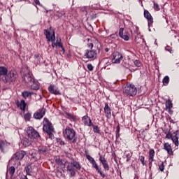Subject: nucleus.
Segmentation results:
<instances>
[{"instance_id": "nucleus-20", "label": "nucleus", "mask_w": 179, "mask_h": 179, "mask_svg": "<svg viewBox=\"0 0 179 179\" xmlns=\"http://www.w3.org/2000/svg\"><path fill=\"white\" fill-rule=\"evenodd\" d=\"M104 113L108 120H109V118H111V108H110V106H108V103H105Z\"/></svg>"}, {"instance_id": "nucleus-36", "label": "nucleus", "mask_w": 179, "mask_h": 179, "mask_svg": "<svg viewBox=\"0 0 179 179\" xmlns=\"http://www.w3.org/2000/svg\"><path fill=\"white\" fill-rule=\"evenodd\" d=\"M65 114L67 116V117L69 118V120H73V121H75V120H76V116L73 115L72 114H71L68 112H65Z\"/></svg>"}, {"instance_id": "nucleus-22", "label": "nucleus", "mask_w": 179, "mask_h": 179, "mask_svg": "<svg viewBox=\"0 0 179 179\" xmlns=\"http://www.w3.org/2000/svg\"><path fill=\"white\" fill-rule=\"evenodd\" d=\"M28 87H30L32 90H38V89H40V84L38 83V81L34 80L31 84L28 85Z\"/></svg>"}, {"instance_id": "nucleus-14", "label": "nucleus", "mask_w": 179, "mask_h": 179, "mask_svg": "<svg viewBox=\"0 0 179 179\" xmlns=\"http://www.w3.org/2000/svg\"><path fill=\"white\" fill-rule=\"evenodd\" d=\"M99 162L101 163L104 170H106V171H108L110 170V166L108 165V162H107V159H106V157H103V155H99Z\"/></svg>"}, {"instance_id": "nucleus-11", "label": "nucleus", "mask_w": 179, "mask_h": 179, "mask_svg": "<svg viewBox=\"0 0 179 179\" xmlns=\"http://www.w3.org/2000/svg\"><path fill=\"white\" fill-rule=\"evenodd\" d=\"M22 79L27 87L35 80L34 77H33L30 73L24 75Z\"/></svg>"}, {"instance_id": "nucleus-43", "label": "nucleus", "mask_w": 179, "mask_h": 179, "mask_svg": "<svg viewBox=\"0 0 179 179\" xmlns=\"http://www.w3.org/2000/svg\"><path fill=\"white\" fill-rule=\"evenodd\" d=\"M159 170H160V171L163 172L164 171V162H162L161 164L159 165Z\"/></svg>"}, {"instance_id": "nucleus-18", "label": "nucleus", "mask_w": 179, "mask_h": 179, "mask_svg": "<svg viewBox=\"0 0 179 179\" xmlns=\"http://www.w3.org/2000/svg\"><path fill=\"white\" fill-rule=\"evenodd\" d=\"M16 106L18 107V108H20L22 111H25L27 103H26V101H24V99H22L21 101H16Z\"/></svg>"}, {"instance_id": "nucleus-19", "label": "nucleus", "mask_w": 179, "mask_h": 179, "mask_svg": "<svg viewBox=\"0 0 179 179\" xmlns=\"http://www.w3.org/2000/svg\"><path fill=\"white\" fill-rule=\"evenodd\" d=\"M66 169L70 177H76V170H75V168L72 165H68Z\"/></svg>"}, {"instance_id": "nucleus-53", "label": "nucleus", "mask_w": 179, "mask_h": 179, "mask_svg": "<svg viewBox=\"0 0 179 179\" xmlns=\"http://www.w3.org/2000/svg\"><path fill=\"white\" fill-rule=\"evenodd\" d=\"M61 51H62V52H65V48H64V45L62 46Z\"/></svg>"}, {"instance_id": "nucleus-49", "label": "nucleus", "mask_w": 179, "mask_h": 179, "mask_svg": "<svg viewBox=\"0 0 179 179\" xmlns=\"http://www.w3.org/2000/svg\"><path fill=\"white\" fill-rule=\"evenodd\" d=\"M87 68L88 71H93L94 67H93V65H92V64H87Z\"/></svg>"}, {"instance_id": "nucleus-1", "label": "nucleus", "mask_w": 179, "mask_h": 179, "mask_svg": "<svg viewBox=\"0 0 179 179\" xmlns=\"http://www.w3.org/2000/svg\"><path fill=\"white\" fill-rule=\"evenodd\" d=\"M63 134L64 138H65L67 141H71L73 143H75L76 142V131L73 128L66 127Z\"/></svg>"}, {"instance_id": "nucleus-35", "label": "nucleus", "mask_w": 179, "mask_h": 179, "mask_svg": "<svg viewBox=\"0 0 179 179\" xmlns=\"http://www.w3.org/2000/svg\"><path fill=\"white\" fill-rule=\"evenodd\" d=\"M166 107L168 110H171L173 108V102L171 100L166 101Z\"/></svg>"}, {"instance_id": "nucleus-17", "label": "nucleus", "mask_w": 179, "mask_h": 179, "mask_svg": "<svg viewBox=\"0 0 179 179\" xmlns=\"http://www.w3.org/2000/svg\"><path fill=\"white\" fill-rule=\"evenodd\" d=\"M82 121L84 125L87 127H93V122H92V119L87 115H85L82 117Z\"/></svg>"}, {"instance_id": "nucleus-42", "label": "nucleus", "mask_w": 179, "mask_h": 179, "mask_svg": "<svg viewBox=\"0 0 179 179\" xmlns=\"http://www.w3.org/2000/svg\"><path fill=\"white\" fill-rule=\"evenodd\" d=\"M55 163L56 164H58V166H62V159H61L60 158H56Z\"/></svg>"}, {"instance_id": "nucleus-38", "label": "nucleus", "mask_w": 179, "mask_h": 179, "mask_svg": "<svg viewBox=\"0 0 179 179\" xmlns=\"http://www.w3.org/2000/svg\"><path fill=\"white\" fill-rule=\"evenodd\" d=\"M24 118L25 121H30V118H31V114L30 113H27L24 115Z\"/></svg>"}, {"instance_id": "nucleus-26", "label": "nucleus", "mask_w": 179, "mask_h": 179, "mask_svg": "<svg viewBox=\"0 0 179 179\" xmlns=\"http://www.w3.org/2000/svg\"><path fill=\"white\" fill-rule=\"evenodd\" d=\"M164 149L166 150L168 155H173V148H171V145L169 143H165L164 145Z\"/></svg>"}, {"instance_id": "nucleus-30", "label": "nucleus", "mask_w": 179, "mask_h": 179, "mask_svg": "<svg viewBox=\"0 0 179 179\" xmlns=\"http://www.w3.org/2000/svg\"><path fill=\"white\" fill-rule=\"evenodd\" d=\"M21 143H22L24 148H27L31 145V141L29 140L27 138H24L22 140Z\"/></svg>"}, {"instance_id": "nucleus-57", "label": "nucleus", "mask_w": 179, "mask_h": 179, "mask_svg": "<svg viewBox=\"0 0 179 179\" xmlns=\"http://www.w3.org/2000/svg\"><path fill=\"white\" fill-rule=\"evenodd\" d=\"M170 122H173V124H174V122L173 121V120H171Z\"/></svg>"}, {"instance_id": "nucleus-31", "label": "nucleus", "mask_w": 179, "mask_h": 179, "mask_svg": "<svg viewBox=\"0 0 179 179\" xmlns=\"http://www.w3.org/2000/svg\"><path fill=\"white\" fill-rule=\"evenodd\" d=\"M8 143L6 141H0V149L3 152L5 149H8Z\"/></svg>"}, {"instance_id": "nucleus-51", "label": "nucleus", "mask_w": 179, "mask_h": 179, "mask_svg": "<svg viewBox=\"0 0 179 179\" xmlns=\"http://www.w3.org/2000/svg\"><path fill=\"white\" fill-rule=\"evenodd\" d=\"M59 142V144H60L61 145H65V142H64V141H62V140H60Z\"/></svg>"}, {"instance_id": "nucleus-54", "label": "nucleus", "mask_w": 179, "mask_h": 179, "mask_svg": "<svg viewBox=\"0 0 179 179\" xmlns=\"http://www.w3.org/2000/svg\"><path fill=\"white\" fill-rule=\"evenodd\" d=\"M105 51L106 52H108V51H110V48H105Z\"/></svg>"}, {"instance_id": "nucleus-10", "label": "nucleus", "mask_w": 179, "mask_h": 179, "mask_svg": "<svg viewBox=\"0 0 179 179\" xmlns=\"http://www.w3.org/2000/svg\"><path fill=\"white\" fill-rule=\"evenodd\" d=\"M85 57L88 59H96L97 58V51L94 50H86Z\"/></svg>"}, {"instance_id": "nucleus-25", "label": "nucleus", "mask_w": 179, "mask_h": 179, "mask_svg": "<svg viewBox=\"0 0 179 179\" xmlns=\"http://www.w3.org/2000/svg\"><path fill=\"white\" fill-rule=\"evenodd\" d=\"M34 167L35 166L33 164H30L25 167V171L27 176H31V173H33V170H34Z\"/></svg>"}, {"instance_id": "nucleus-27", "label": "nucleus", "mask_w": 179, "mask_h": 179, "mask_svg": "<svg viewBox=\"0 0 179 179\" xmlns=\"http://www.w3.org/2000/svg\"><path fill=\"white\" fill-rule=\"evenodd\" d=\"M119 36L124 40V41H128V40H129V36H128L127 34H124V28L120 29Z\"/></svg>"}, {"instance_id": "nucleus-37", "label": "nucleus", "mask_w": 179, "mask_h": 179, "mask_svg": "<svg viewBox=\"0 0 179 179\" xmlns=\"http://www.w3.org/2000/svg\"><path fill=\"white\" fill-rule=\"evenodd\" d=\"M15 171H16L15 166H10L8 169V173H9L10 176H13V174H15Z\"/></svg>"}, {"instance_id": "nucleus-23", "label": "nucleus", "mask_w": 179, "mask_h": 179, "mask_svg": "<svg viewBox=\"0 0 179 179\" xmlns=\"http://www.w3.org/2000/svg\"><path fill=\"white\" fill-rule=\"evenodd\" d=\"M8 73V68L3 66H0V79H3V78L7 75Z\"/></svg>"}, {"instance_id": "nucleus-40", "label": "nucleus", "mask_w": 179, "mask_h": 179, "mask_svg": "<svg viewBox=\"0 0 179 179\" xmlns=\"http://www.w3.org/2000/svg\"><path fill=\"white\" fill-rule=\"evenodd\" d=\"M93 131L95 133V134H99L100 133V129H99V126H94L93 124Z\"/></svg>"}, {"instance_id": "nucleus-44", "label": "nucleus", "mask_w": 179, "mask_h": 179, "mask_svg": "<svg viewBox=\"0 0 179 179\" xmlns=\"http://www.w3.org/2000/svg\"><path fill=\"white\" fill-rule=\"evenodd\" d=\"M64 15H65V13L61 11H57L55 13V15L57 16V17H62V16H64Z\"/></svg>"}, {"instance_id": "nucleus-24", "label": "nucleus", "mask_w": 179, "mask_h": 179, "mask_svg": "<svg viewBox=\"0 0 179 179\" xmlns=\"http://www.w3.org/2000/svg\"><path fill=\"white\" fill-rule=\"evenodd\" d=\"M149 164L150 166H152V163L155 161V150L154 149H150L149 152Z\"/></svg>"}, {"instance_id": "nucleus-3", "label": "nucleus", "mask_w": 179, "mask_h": 179, "mask_svg": "<svg viewBox=\"0 0 179 179\" xmlns=\"http://www.w3.org/2000/svg\"><path fill=\"white\" fill-rule=\"evenodd\" d=\"M24 156H26V152L24 151H18L13 155L10 159V162L12 163V164H13V166H17V167H18V166H20L22 164L20 163V161L23 160Z\"/></svg>"}, {"instance_id": "nucleus-2", "label": "nucleus", "mask_w": 179, "mask_h": 179, "mask_svg": "<svg viewBox=\"0 0 179 179\" xmlns=\"http://www.w3.org/2000/svg\"><path fill=\"white\" fill-rule=\"evenodd\" d=\"M43 129L46 134H48L50 139H54L55 129L52 126V123L50 122L46 117L43 119Z\"/></svg>"}, {"instance_id": "nucleus-48", "label": "nucleus", "mask_w": 179, "mask_h": 179, "mask_svg": "<svg viewBox=\"0 0 179 179\" xmlns=\"http://www.w3.org/2000/svg\"><path fill=\"white\" fill-rule=\"evenodd\" d=\"M35 61H37V64L40 62V55H34Z\"/></svg>"}, {"instance_id": "nucleus-21", "label": "nucleus", "mask_w": 179, "mask_h": 179, "mask_svg": "<svg viewBox=\"0 0 179 179\" xmlns=\"http://www.w3.org/2000/svg\"><path fill=\"white\" fill-rule=\"evenodd\" d=\"M48 91L50 93H51V94H61V92H59V90H58V87H57L55 85H50L48 87Z\"/></svg>"}, {"instance_id": "nucleus-59", "label": "nucleus", "mask_w": 179, "mask_h": 179, "mask_svg": "<svg viewBox=\"0 0 179 179\" xmlns=\"http://www.w3.org/2000/svg\"><path fill=\"white\" fill-rule=\"evenodd\" d=\"M139 1H142V0H139Z\"/></svg>"}, {"instance_id": "nucleus-32", "label": "nucleus", "mask_w": 179, "mask_h": 179, "mask_svg": "<svg viewBox=\"0 0 179 179\" xmlns=\"http://www.w3.org/2000/svg\"><path fill=\"white\" fill-rule=\"evenodd\" d=\"M38 152L40 155H46L47 152H48V148L45 146L39 147Z\"/></svg>"}, {"instance_id": "nucleus-46", "label": "nucleus", "mask_w": 179, "mask_h": 179, "mask_svg": "<svg viewBox=\"0 0 179 179\" xmlns=\"http://www.w3.org/2000/svg\"><path fill=\"white\" fill-rule=\"evenodd\" d=\"M154 9L155 10L159 11L160 10V7L157 3H154Z\"/></svg>"}, {"instance_id": "nucleus-47", "label": "nucleus", "mask_w": 179, "mask_h": 179, "mask_svg": "<svg viewBox=\"0 0 179 179\" xmlns=\"http://www.w3.org/2000/svg\"><path fill=\"white\" fill-rule=\"evenodd\" d=\"M134 65L137 66V68H140V66L142 65L141 64V62L139 60H135L134 61Z\"/></svg>"}, {"instance_id": "nucleus-6", "label": "nucleus", "mask_w": 179, "mask_h": 179, "mask_svg": "<svg viewBox=\"0 0 179 179\" xmlns=\"http://www.w3.org/2000/svg\"><path fill=\"white\" fill-rule=\"evenodd\" d=\"M123 92L127 96H136L138 93V90L135 85L130 84L129 85L124 87Z\"/></svg>"}, {"instance_id": "nucleus-12", "label": "nucleus", "mask_w": 179, "mask_h": 179, "mask_svg": "<svg viewBox=\"0 0 179 179\" xmlns=\"http://www.w3.org/2000/svg\"><path fill=\"white\" fill-rule=\"evenodd\" d=\"M124 59V57L120 52L113 53V58L112 59L113 64H120Z\"/></svg>"}, {"instance_id": "nucleus-58", "label": "nucleus", "mask_w": 179, "mask_h": 179, "mask_svg": "<svg viewBox=\"0 0 179 179\" xmlns=\"http://www.w3.org/2000/svg\"><path fill=\"white\" fill-rule=\"evenodd\" d=\"M78 179H86V178L81 177V178H78Z\"/></svg>"}, {"instance_id": "nucleus-28", "label": "nucleus", "mask_w": 179, "mask_h": 179, "mask_svg": "<svg viewBox=\"0 0 179 179\" xmlns=\"http://www.w3.org/2000/svg\"><path fill=\"white\" fill-rule=\"evenodd\" d=\"M71 166H72L73 168L76 169V170H80L82 169V166L78 162L75 161L74 159H72L71 163Z\"/></svg>"}, {"instance_id": "nucleus-56", "label": "nucleus", "mask_w": 179, "mask_h": 179, "mask_svg": "<svg viewBox=\"0 0 179 179\" xmlns=\"http://www.w3.org/2000/svg\"><path fill=\"white\" fill-rule=\"evenodd\" d=\"M22 179H29V178H27V176H24L22 178Z\"/></svg>"}, {"instance_id": "nucleus-7", "label": "nucleus", "mask_w": 179, "mask_h": 179, "mask_svg": "<svg viewBox=\"0 0 179 179\" xmlns=\"http://www.w3.org/2000/svg\"><path fill=\"white\" fill-rule=\"evenodd\" d=\"M27 135L30 139H38L40 138V134L32 127H29L27 129Z\"/></svg>"}, {"instance_id": "nucleus-16", "label": "nucleus", "mask_w": 179, "mask_h": 179, "mask_svg": "<svg viewBox=\"0 0 179 179\" xmlns=\"http://www.w3.org/2000/svg\"><path fill=\"white\" fill-rule=\"evenodd\" d=\"M44 115H45V108H42L39 112H36L34 114V117L35 120H41Z\"/></svg>"}, {"instance_id": "nucleus-5", "label": "nucleus", "mask_w": 179, "mask_h": 179, "mask_svg": "<svg viewBox=\"0 0 179 179\" xmlns=\"http://www.w3.org/2000/svg\"><path fill=\"white\" fill-rule=\"evenodd\" d=\"M86 157L92 165V167L95 169L99 174H100L101 177H102V178H104L106 177V175L104 174V173H103V171H101V168L99 167V165H97V163L96 162V160H94V158L89 155H87Z\"/></svg>"}, {"instance_id": "nucleus-15", "label": "nucleus", "mask_w": 179, "mask_h": 179, "mask_svg": "<svg viewBox=\"0 0 179 179\" xmlns=\"http://www.w3.org/2000/svg\"><path fill=\"white\" fill-rule=\"evenodd\" d=\"M144 17H146L148 22V27H150L153 24V17H152V15H150L148 10H144Z\"/></svg>"}, {"instance_id": "nucleus-29", "label": "nucleus", "mask_w": 179, "mask_h": 179, "mask_svg": "<svg viewBox=\"0 0 179 179\" xmlns=\"http://www.w3.org/2000/svg\"><path fill=\"white\" fill-rule=\"evenodd\" d=\"M130 61H131V59L129 58V57H124L122 62V66H124V68H129Z\"/></svg>"}, {"instance_id": "nucleus-13", "label": "nucleus", "mask_w": 179, "mask_h": 179, "mask_svg": "<svg viewBox=\"0 0 179 179\" xmlns=\"http://www.w3.org/2000/svg\"><path fill=\"white\" fill-rule=\"evenodd\" d=\"M99 162L101 163L104 170H106V171H108L110 170V166L108 165V162H107V159H106V157H103V155H99Z\"/></svg>"}, {"instance_id": "nucleus-52", "label": "nucleus", "mask_w": 179, "mask_h": 179, "mask_svg": "<svg viewBox=\"0 0 179 179\" xmlns=\"http://www.w3.org/2000/svg\"><path fill=\"white\" fill-rule=\"evenodd\" d=\"M55 41H52V48H54L55 47V44L56 43H55Z\"/></svg>"}, {"instance_id": "nucleus-4", "label": "nucleus", "mask_w": 179, "mask_h": 179, "mask_svg": "<svg viewBox=\"0 0 179 179\" xmlns=\"http://www.w3.org/2000/svg\"><path fill=\"white\" fill-rule=\"evenodd\" d=\"M16 79H17V72L15 70H10L7 73L6 76L2 78V81L4 82V83L13 85V83H15L16 81Z\"/></svg>"}, {"instance_id": "nucleus-45", "label": "nucleus", "mask_w": 179, "mask_h": 179, "mask_svg": "<svg viewBox=\"0 0 179 179\" xmlns=\"http://www.w3.org/2000/svg\"><path fill=\"white\" fill-rule=\"evenodd\" d=\"M120 138V125L116 127V138L118 139Z\"/></svg>"}, {"instance_id": "nucleus-8", "label": "nucleus", "mask_w": 179, "mask_h": 179, "mask_svg": "<svg viewBox=\"0 0 179 179\" xmlns=\"http://www.w3.org/2000/svg\"><path fill=\"white\" fill-rule=\"evenodd\" d=\"M44 34L48 42L55 41V31L52 29L51 27L49 29H44Z\"/></svg>"}, {"instance_id": "nucleus-39", "label": "nucleus", "mask_w": 179, "mask_h": 179, "mask_svg": "<svg viewBox=\"0 0 179 179\" xmlns=\"http://www.w3.org/2000/svg\"><path fill=\"white\" fill-rule=\"evenodd\" d=\"M63 45L61 43V38L57 39V42L55 43V47H59L60 48H62Z\"/></svg>"}, {"instance_id": "nucleus-9", "label": "nucleus", "mask_w": 179, "mask_h": 179, "mask_svg": "<svg viewBox=\"0 0 179 179\" xmlns=\"http://www.w3.org/2000/svg\"><path fill=\"white\" fill-rule=\"evenodd\" d=\"M166 138L167 139H172V141L174 143V145H176V146H178V145H179V143H178V138H179L178 131H176L173 132V134L168 133L166 135Z\"/></svg>"}, {"instance_id": "nucleus-41", "label": "nucleus", "mask_w": 179, "mask_h": 179, "mask_svg": "<svg viewBox=\"0 0 179 179\" xmlns=\"http://www.w3.org/2000/svg\"><path fill=\"white\" fill-rule=\"evenodd\" d=\"M139 160L141 162V164L143 166H146V162H145V157L144 156H139L138 157Z\"/></svg>"}, {"instance_id": "nucleus-55", "label": "nucleus", "mask_w": 179, "mask_h": 179, "mask_svg": "<svg viewBox=\"0 0 179 179\" xmlns=\"http://www.w3.org/2000/svg\"><path fill=\"white\" fill-rule=\"evenodd\" d=\"M89 47H90V48H93V43H90Z\"/></svg>"}, {"instance_id": "nucleus-33", "label": "nucleus", "mask_w": 179, "mask_h": 179, "mask_svg": "<svg viewBox=\"0 0 179 179\" xmlns=\"http://www.w3.org/2000/svg\"><path fill=\"white\" fill-rule=\"evenodd\" d=\"M31 94H33V92L25 91L22 92V97L24 99H29V97H31Z\"/></svg>"}, {"instance_id": "nucleus-34", "label": "nucleus", "mask_w": 179, "mask_h": 179, "mask_svg": "<svg viewBox=\"0 0 179 179\" xmlns=\"http://www.w3.org/2000/svg\"><path fill=\"white\" fill-rule=\"evenodd\" d=\"M169 82H170V77H169L168 76H165L162 80V83L164 86H167Z\"/></svg>"}, {"instance_id": "nucleus-50", "label": "nucleus", "mask_w": 179, "mask_h": 179, "mask_svg": "<svg viewBox=\"0 0 179 179\" xmlns=\"http://www.w3.org/2000/svg\"><path fill=\"white\" fill-rule=\"evenodd\" d=\"M34 3L36 5H40V0H34Z\"/></svg>"}]
</instances>
